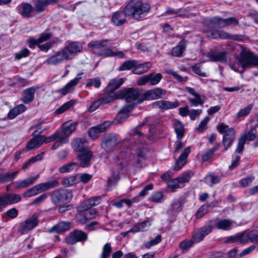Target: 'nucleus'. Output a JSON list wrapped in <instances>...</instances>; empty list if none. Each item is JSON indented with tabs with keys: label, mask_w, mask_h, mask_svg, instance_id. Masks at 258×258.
<instances>
[{
	"label": "nucleus",
	"mask_w": 258,
	"mask_h": 258,
	"mask_svg": "<svg viewBox=\"0 0 258 258\" xmlns=\"http://www.w3.org/2000/svg\"><path fill=\"white\" fill-rule=\"evenodd\" d=\"M145 127L144 123L139 125L136 128L132 130V134L134 136H138L140 137L144 136L143 131Z\"/></svg>",
	"instance_id": "nucleus-62"
},
{
	"label": "nucleus",
	"mask_w": 258,
	"mask_h": 258,
	"mask_svg": "<svg viewBox=\"0 0 258 258\" xmlns=\"http://www.w3.org/2000/svg\"><path fill=\"white\" fill-rule=\"evenodd\" d=\"M80 167V165L75 162H72L60 167L59 171L61 173L70 172L74 169H77Z\"/></svg>",
	"instance_id": "nucleus-47"
},
{
	"label": "nucleus",
	"mask_w": 258,
	"mask_h": 258,
	"mask_svg": "<svg viewBox=\"0 0 258 258\" xmlns=\"http://www.w3.org/2000/svg\"><path fill=\"white\" fill-rule=\"evenodd\" d=\"M119 97L128 102L141 103L145 100V93L140 88H127L119 92Z\"/></svg>",
	"instance_id": "nucleus-3"
},
{
	"label": "nucleus",
	"mask_w": 258,
	"mask_h": 258,
	"mask_svg": "<svg viewBox=\"0 0 258 258\" xmlns=\"http://www.w3.org/2000/svg\"><path fill=\"white\" fill-rule=\"evenodd\" d=\"M227 52L225 51L221 52L210 51L207 54V56L212 61L224 62L226 61Z\"/></svg>",
	"instance_id": "nucleus-24"
},
{
	"label": "nucleus",
	"mask_w": 258,
	"mask_h": 258,
	"mask_svg": "<svg viewBox=\"0 0 258 258\" xmlns=\"http://www.w3.org/2000/svg\"><path fill=\"white\" fill-rule=\"evenodd\" d=\"M77 211L78 214L76 217L77 222L81 224L86 223L88 220L86 218L84 211H80L79 206L78 207Z\"/></svg>",
	"instance_id": "nucleus-55"
},
{
	"label": "nucleus",
	"mask_w": 258,
	"mask_h": 258,
	"mask_svg": "<svg viewBox=\"0 0 258 258\" xmlns=\"http://www.w3.org/2000/svg\"><path fill=\"white\" fill-rule=\"evenodd\" d=\"M211 226L208 225L203 226L200 228L199 230L192 236V240L194 242H199L202 240L203 238L207 235L212 231Z\"/></svg>",
	"instance_id": "nucleus-22"
},
{
	"label": "nucleus",
	"mask_w": 258,
	"mask_h": 258,
	"mask_svg": "<svg viewBox=\"0 0 258 258\" xmlns=\"http://www.w3.org/2000/svg\"><path fill=\"white\" fill-rule=\"evenodd\" d=\"M112 248L111 243L107 242L102 247V250L101 254V258H108L112 252Z\"/></svg>",
	"instance_id": "nucleus-48"
},
{
	"label": "nucleus",
	"mask_w": 258,
	"mask_h": 258,
	"mask_svg": "<svg viewBox=\"0 0 258 258\" xmlns=\"http://www.w3.org/2000/svg\"><path fill=\"white\" fill-rule=\"evenodd\" d=\"M51 202L55 205L67 204L73 198L72 191L69 189H56L50 195Z\"/></svg>",
	"instance_id": "nucleus-6"
},
{
	"label": "nucleus",
	"mask_w": 258,
	"mask_h": 258,
	"mask_svg": "<svg viewBox=\"0 0 258 258\" xmlns=\"http://www.w3.org/2000/svg\"><path fill=\"white\" fill-rule=\"evenodd\" d=\"M179 180L178 177L172 179L167 182V185L172 190L177 188H181L182 186Z\"/></svg>",
	"instance_id": "nucleus-51"
},
{
	"label": "nucleus",
	"mask_w": 258,
	"mask_h": 258,
	"mask_svg": "<svg viewBox=\"0 0 258 258\" xmlns=\"http://www.w3.org/2000/svg\"><path fill=\"white\" fill-rule=\"evenodd\" d=\"M136 202V198H134L132 199V200H121L118 202H117L115 203L113 205L115 207L120 208L123 206V205L124 204L127 205L128 206H130L132 203H135Z\"/></svg>",
	"instance_id": "nucleus-63"
},
{
	"label": "nucleus",
	"mask_w": 258,
	"mask_h": 258,
	"mask_svg": "<svg viewBox=\"0 0 258 258\" xmlns=\"http://www.w3.org/2000/svg\"><path fill=\"white\" fill-rule=\"evenodd\" d=\"M179 105L178 100L170 101L165 100H160L153 102L152 104V107L153 108H158L161 110H169L177 108Z\"/></svg>",
	"instance_id": "nucleus-10"
},
{
	"label": "nucleus",
	"mask_w": 258,
	"mask_h": 258,
	"mask_svg": "<svg viewBox=\"0 0 258 258\" xmlns=\"http://www.w3.org/2000/svg\"><path fill=\"white\" fill-rule=\"evenodd\" d=\"M125 17H127L123 11H118L114 13L112 16V22L116 26H120L126 22Z\"/></svg>",
	"instance_id": "nucleus-31"
},
{
	"label": "nucleus",
	"mask_w": 258,
	"mask_h": 258,
	"mask_svg": "<svg viewBox=\"0 0 258 258\" xmlns=\"http://www.w3.org/2000/svg\"><path fill=\"white\" fill-rule=\"evenodd\" d=\"M205 182L212 186L213 184L218 183L220 180V178L217 176L213 175H208L205 178Z\"/></svg>",
	"instance_id": "nucleus-57"
},
{
	"label": "nucleus",
	"mask_w": 258,
	"mask_h": 258,
	"mask_svg": "<svg viewBox=\"0 0 258 258\" xmlns=\"http://www.w3.org/2000/svg\"><path fill=\"white\" fill-rule=\"evenodd\" d=\"M77 157L80 161V166L83 167H87L90 165L93 154L92 151L87 150L79 153Z\"/></svg>",
	"instance_id": "nucleus-15"
},
{
	"label": "nucleus",
	"mask_w": 258,
	"mask_h": 258,
	"mask_svg": "<svg viewBox=\"0 0 258 258\" xmlns=\"http://www.w3.org/2000/svg\"><path fill=\"white\" fill-rule=\"evenodd\" d=\"M163 194L162 192L158 191L154 193L149 198V200L153 202H159L163 198Z\"/></svg>",
	"instance_id": "nucleus-64"
},
{
	"label": "nucleus",
	"mask_w": 258,
	"mask_h": 258,
	"mask_svg": "<svg viewBox=\"0 0 258 258\" xmlns=\"http://www.w3.org/2000/svg\"><path fill=\"white\" fill-rule=\"evenodd\" d=\"M194 175V173L192 171H189L183 174L180 177H178L182 187L184 186L185 183L189 181L190 179Z\"/></svg>",
	"instance_id": "nucleus-58"
},
{
	"label": "nucleus",
	"mask_w": 258,
	"mask_h": 258,
	"mask_svg": "<svg viewBox=\"0 0 258 258\" xmlns=\"http://www.w3.org/2000/svg\"><path fill=\"white\" fill-rule=\"evenodd\" d=\"M37 3L35 7V10L38 12H42L44 7L51 3H55L56 0H37Z\"/></svg>",
	"instance_id": "nucleus-44"
},
{
	"label": "nucleus",
	"mask_w": 258,
	"mask_h": 258,
	"mask_svg": "<svg viewBox=\"0 0 258 258\" xmlns=\"http://www.w3.org/2000/svg\"><path fill=\"white\" fill-rule=\"evenodd\" d=\"M88 239V235L81 230H76L72 232L65 238L66 242L70 245H73L78 242H84Z\"/></svg>",
	"instance_id": "nucleus-8"
},
{
	"label": "nucleus",
	"mask_w": 258,
	"mask_h": 258,
	"mask_svg": "<svg viewBox=\"0 0 258 258\" xmlns=\"http://www.w3.org/2000/svg\"><path fill=\"white\" fill-rule=\"evenodd\" d=\"M75 103V101L71 100L67 102L64 103L62 106L57 108L55 113L56 114H61L72 106Z\"/></svg>",
	"instance_id": "nucleus-53"
},
{
	"label": "nucleus",
	"mask_w": 258,
	"mask_h": 258,
	"mask_svg": "<svg viewBox=\"0 0 258 258\" xmlns=\"http://www.w3.org/2000/svg\"><path fill=\"white\" fill-rule=\"evenodd\" d=\"M207 36L210 38L217 39H231L233 40L237 39V35H231L227 32L220 30H212L207 31Z\"/></svg>",
	"instance_id": "nucleus-16"
},
{
	"label": "nucleus",
	"mask_w": 258,
	"mask_h": 258,
	"mask_svg": "<svg viewBox=\"0 0 258 258\" xmlns=\"http://www.w3.org/2000/svg\"><path fill=\"white\" fill-rule=\"evenodd\" d=\"M256 127L251 126L248 133L245 134L242 137H244L245 140H247L249 141H253L255 139L257 133Z\"/></svg>",
	"instance_id": "nucleus-52"
},
{
	"label": "nucleus",
	"mask_w": 258,
	"mask_h": 258,
	"mask_svg": "<svg viewBox=\"0 0 258 258\" xmlns=\"http://www.w3.org/2000/svg\"><path fill=\"white\" fill-rule=\"evenodd\" d=\"M38 177L39 175H37L35 176L30 177L25 179L18 181L17 182L16 188L17 189H21L27 187L33 184Z\"/></svg>",
	"instance_id": "nucleus-37"
},
{
	"label": "nucleus",
	"mask_w": 258,
	"mask_h": 258,
	"mask_svg": "<svg viewBox=\"0 0 258 258\" xmlns=\"http://www.w3.org/2000/svg\"><path fill=\"white\" fill-rule=\"evenodd\" d=\"M36 89L35 87H30L25 89L22 95V101L25 104L32 102L34 99V94Z\"/></svg>",
	"instance_id": "nucleus-29"
},
{
	"label": "nucleus",
	"mask_w": 258,
	"mask_h": 258,
	"mask_svg": "<svg viewBox=\"0 0 258 258\" xmlns=\"http://www.w3.org/2000/svg\"><path fill=\"white\" fill-rule=\"evenodd\" d=\"M26 109L27 107L24 104H19L9 111L8 116L10 119H13L19 114L24 112Z\"/></svg>",
	"instance_id": "nucleus-41"
},
{
	"label": "nucleus",
	"mask_w": 258,
	"mask_h": 258,
	"mask_svg": "<svg viewBox=\"0 0 258 258\" xmlns=\"http://www.w3.org/2000/svg\"><path fill=\"white\" fill-rule=\"evenodd\" d=\"M107 39L92 40L88 44V48L94 54L97 55V53L100 52L103 47L107 45Z\"/></svg>",
	"instance_id": "nucleus-13"
},
{
	"label": "nucleus",
	"mask_w": 258,
	"mask_h": 258,
	"mask_svg": "<svg viewBox=\"0 0 258 258\" xmlns=\"http://www.w3.org/2000/svg\"><path fill=\"white\" fill-rule=\"evenodd\" d=\"M123 83L122 79H112L108 83L107 89L109 91L113 92V91L118 89Z\"/></svg>",
	"instance_id": "nucleus-43"
},
{
	"label": "nucleus",
	"mask_w": 258,
	"mask_h": 258,
	"mask_svg": "<svg viewBox=\"0 0 258 258\" xmlns=\"http://www.w3.org/2000/svg\"><path fill=\"white\" fill-rule=\"evenodd\" d=\"M75 103V101L71 100L67 102L64 103L62 106L57 108L55 113L56 114H61L72 106Z\"/></svg>",
	"instance_id": "nucleus-54"
},
{
	"label": "nucleus",
	"mask_w": 258,
	"mask_h": 258,
	"mask_svg": "<svg viewBox=\"0 0 258 258\" xmlns=\"http://www.w3.org/2000/svg\"><path fill=\"white\" fill-rule=\"evenodd\" d=\"M51 36L49 33H43L38 39H30L28 41L29 46L31 48L34 47L36 45H39L44 41L48 40Z\"/></svg>",
	"instance_id": "nucleus-36"
},
{
	"label": "nucleus",
	"mask_w": 258,
	"mask_h": 258,
	"mask_svg": "<svg viewBox=\"0 0 258 258\" xmlns=\"http://www.w3.org/2000/svg\"><path fill=\"white\" fill-rule=\"evenodd\" d=\"M149 135L146 137L148 139L154 141L157 139V129L155 125H151L149 128Z\"/></svg>",
	"instance_id": "nucleus-60"
},
{
	"label": "nucleus",
	"mask_w": 258,
	"mask_h": 258,
	"mask_svg": "<svg viewBox=\"0 0 258 258\" xmlns=\"http://www.w3.org/2000/svg\"><path fill=\"white\" fill-rule=\"evenodd\" d=\"M83 50V45L78 41H73L63 48L49 55L45 62L50 65H57L73 59Z\"/></svg>",
	"instance_id": "nucleus-1"
},
{
	"label": "nucleus",
	"mask_w": 258,
	"mask_h": 258,
	"mask_svg": "<svg viewBox=\"0 0 258 258\" xmlns=\"http://www.w3.org/2000/svg\"><path fill=\"white\" fill-rule=\"evenodd\" d=\"M97 56L104 57L114 56V51L110 48L108 47L105 49H102L100 52L97 53Z\"/></svg>",
	"instance_id": "nucleus-59"
},
{
	"label": "nucleus",
	"mask_w": 258,
	"mask_h": 258,
	"mask_svg": "<svg viewBox=\"0 0 258 258\" xmlns=\"http://www.w3.org/2000/svg\"><path fill=\"white\" fill-rule=\"evenodd\" d=\"M88 143L85 139L76 138L72 142V147L76 152L80 153L87 150Z\"/></svg>",
	"instance_id": "nucleus-19"
},
{
	"label": "nucleus",
	"mask_w": 258,
	"mask_h": 258,
	"mask_svg": "<svg viewBox=\"0 0 258 258\" xmlns=\"http://www.w3.org/2000/svg\"><path fill=\"white\" fill-rule=\"evenodd\" d=\"M53 141H55V142L51 146V149L54 150L59 147L67 143L69 140L65 139L63 137H61V135H59L58 133L55 132L53 134L46 137L45 143H50Z\"/></svg>",
	"instance_id": "nucleus-12"
},
{
	"label": "nucleus",
	"mask_w": 258,
	"mask_h": 258,
	"mask_svg": "<svg viewBox=\"0 0 258 258\" xmlns=\"http://www.w3.org/2000/svg\"><path fill=\"white\" fill-rule=\"evenodd\" d=\"M118 140L116 136L113 135H107L104 136L101 143V146L104 149H109L116 145Z\"/></svg>",
	"instance_id": "nucleus-20"
},
{
	"label": "nucleus",
	"mask_w": 258,
	"mask_h": 258,
	"mask_svg": "<svg viewBox=\"0 0 258 258\" xmlns=\"http://www.w3.org/2000/svg\"><path fill=\"white\" fill-rule=\"evenodd\" d=\"M78 183H79V178L77 175L65 177L62 179L61 182L62 184L65 186H72Z\"/></svg>",
	"instance_id": "nucleus-45"
},
{
	"label": "nucleus",
	"mask_w": 258,
	"mask_h": 258,
	"mask_svg": "<svg viewBox=\"0 0 258 258\" xmlns=\"http://www.w3.org/2000/svg\"><path fill=\"white\" fill-rule=\"evenodd\" d=\"M175 132L177 139L181 140L184 136L185 128L182 122L179 120H175L173 123Z\"/></svg>",
	"instance_id": "nucleus-38"
},
{
	"label": "nucleus",
	"mask_w": 258,
	"mask_h": 258,
	"mask_svg": "<svg viewBox=\"0 0 258 258\" xmlns=\"http://www.w3.org/2000/svg\"><path fill=\"white\" fill-rule=\"evenodd\" d=\"M110 124L109 121H105L101 124L90 128L88 131L89 136L92 139L95 140L101 133L105 132Z\"/></svg>",
	"instance_id": "nucleus-11"
},
{
	"label": "nucleus",
	"mask_w": 258,
	"mask_h": 258,
	"mask_svg": "<svg viewBox=\"0 0 258 258\" xmlns=\"http://www.w3.org/2000/svg\"><path fill=\"white\" fill-rule=\"evenodd\" d=\"M83 73H79L77 76L68 83L63 88L56 91V92L60 94L61 96H63L68 93L74 91L75 87L82 79Z\"/></svg>",
	"instance_id": "nucleus-9"
},
{
	"label": "nucleus",
	"mask_w": 258,
	"mask_h": 258,
	"mask_svg": "<svg viewBox=\"0 0 258 258\" xmlns=\"http://www.w3.org/2000/svg\"><path fill=\"white\" fill-rule=\"evenodd\" d=\"M190 147H187L182 152L178 158L176 160L173 169L175 171L180 170L186 163L187 156L190 152Z\"/></svg>",
	"instance_id": "nucleus-17"
},
{
	"label": "nucleus",
	"mask_w": 258,
	"mask_h": 258,
	"mask_svg": "<svg viewBox=\"0 0 258 258\" xmlns=\"http://www.w3.org/2000/svg\"><path fill=\"white\" fill-rule=\"evenodd\" d=\"M210 26L209 27L211 29L223 28L227 26L225 19L220 17H214L210 20Z\"/></svg>",
	"instance_id": "nucleus-39"
},
{
	"label": "nucleus",
	"mask_w": 258,
	"mask_h": 258,
	"mask_svg": "<svg viewBox=\"0 0 258 258\" xmlns=\"http://www.w3.org/2000/svg\"><path fill=\"white\" fill-rule=\"evenodd\" d=\"M237 238L240 239V243H245L248 241L258 243V235L254 231H251L246 234H240Z\"/></svg>",
	"instance_id": "nucleus-25"
},
{
	"label": "nucleus",
	"mask_w": 258,
	"mask_h": 258,
	"mask_svg": "<svg viewBox=\"0 0 258 258\" xmlns=\"http://www.w3.org/2000/svg\"><path fill=\"white\" fill-rule=\"evenodd\" d=\"M217 131L221 134H223L222 143L224 147L223 151H225L231 147L235 140V130L232 127L221 123L217 126Z\"/></svg>",
	"instance_id": "nucleus-5"
},
{
	"label": "nucleus",
	"mask_w": 258,
	"mask_h": 258,
	"mask_svg": "<svg viewBox=\"0 0 258 258\" xmlns=\"http://www.w3.org/2000/svg\"><path fill=\"white\" fill-rule=\"evenodd\" d=\"M137 65V61L135 60L131 59L124 61L120 67V70H128Z\"/></svg>",
	"instance_id": "nucleus-56"
},
{
	"label": "nucleus",
	"mask_w": 258,
	"mask_h": 258,
	"mask_svg": "<svg viewBox=\"0 0 258 258\" xmlns=\"http://www.w3.org/2000/svg\"><path fill=\"white\" fill-rule=\"evenodd\" d=\"M210 120V117H206L203 120H202L199 123L198 127L196 128L197 132L202 133L207 128V123Z\"/></svg>",
	"instance_id": "nucleus-61"
},
{
	"label": "nucleus",
	"mask_w": 258,
	"mask_h": 258,
	"mask_svg": "<svg viewBox=\"0 0 258 258\" xmlns=\"http://www.w3.org/2000/svg\"><path fill=\"white\" fill-rule=\"evenodd\" d=\"M182 209V203L179 200L174 201L170 207L167 211V213L170 216H174L180 212Z\"/></svg>",
	"instance_id": "nucleus-40"
},
{
	"label": "nucleus",
	"mask_w": 258,
	"mask_h": 258,
	"mask_svg": "<svg viewBox=\"0 0 258 258\" xmlns=\"http://www.w3.org/2000/svg\"><path fill=\"white\" fill-rule=\"evenodd\" d=\"M45 140H46V137L43 135L36 136L29 141L26 148L28 150H33L38 148L43 143H45Z\"/></svg>",
	"instance_id": "nucleus-23"
},
{
	"label": "nucleus",
	"mask_w": 258,
	"mask_h": 258,
	"mask_svg": "<svg viewBox=\"0 0 258 258\" xmlns=\"http://www.w3.org/2000/svg\"><path fill=\"white\" fill-rule=\"evenodd\" d=\"M5 206L8 205L16 204L20 202L21 198L18 194H6L0 197Z\"/></svg>",
	"instance_id": "nucleus-28"
},
{
	"label": "nucleus",
	"mask_w": 258,
	"mask_h": 258,
	"mask_svg": "<svg viewBox=\"0 0 258 258\" xmlns=\"http://www.w3.org/2000/svg\"><path fill=\"white\" fill-rule=\"evenodd\" d=\"M187 44V41L185 39L181 40L178 44L172 48L171 54L175 57H180L185 50Z\"/></svg>",
	"instance_id": "nucleus-33"
},
{
	"label": "nucleus",
	"mask_w": 258,
	"mask_h": 258,
	"mask_svg": "<svg viewBox=\"0 0 258 258\" xmlns=\"http://www.w3.org/2000/svg\"><path fill=\"white\" fill-rule=\"evenodd\" d=\"M127 17L139 20L144 15V4L140 0H130L124 8Z\"/></svg>",
	"instance_id": "nucleus-2"
},
{
	"label": "nucleus",
	"mask_w": 258,
	"mask_h": 258,
	"mask_svg": "<svg viewBox=\"0 0 258 258\" xmlns=\"http://www.w3.org/2000/svg\"><path fill=\"white\" fill-rule=\"evenodd\" d=\"M185 90L189 94L195 96L194 98H189L188 99L191 106H197L199 105H203L204 102L202 100L200 95L198 94L194 88L186 87Z\"/></svg>",
	"instance_id": "nucleus-21"
},
{
	"label": "nucleus",
	"mask_w": 258,
	"mask_h": 258,
	"mask_svg": "<svg viewBox=\"0 0 258 258\" xmlns=\"http://www.w3.org/2000/svg\"><path fill=\"white\" fill-rule=\"evenodd\" d=\"M234 221L229 219H221L215 223V227L223 230H229L231 229Z\"/></svg>",
	"instance_id": "nucleus-32"
},
{
	"label": "nucleus",
	"mask_w": 258,
	"mask_h": 258,
	"mask_svg": "<svg viewBox=\"0 0 258 258\" xmlns=\"http://www.w3.org/2000/svg\"><path fill=\"white\" fill-rule=\"evenodd\" d=\"M119 92L116 94L114 92H111L104 95V96L100 98V99L102 104L109 103L116 99H119Z\"/></svg>",
	"instance_id": "nucleus-42"
},
{
	"label": "nucleus",
	"mask_w": 258,
	"mask_h": 258,
	"mask_svg": "<svg viewBox=\"0 0 258 258\" xmlns=\"http://www.w3.org/2000/svg\"><path fill=\"white\" fill-rule=\"evenodd\" d=\"M100 199V198L98 197H93L91 198L79 206L80 211H84L97 205L99 203Z\"/></svg>",
	"instance_id": "nucleus-30"
},
{
	"label": "nucleus",
	"mask_w": 258,
	"mask_h": 258,
	"mask_svg": "<svg viewBox=\"0 0 258 258\" xmlns=\"http://www.w3.org/2000/svg\"><path fill=\"white\" fill-rule=\"evenodd\" d=\"M166 94V91L160 88H156L146 91V99L156 100L161 99Z\"/></svg>",
	"instance_id": "nucleus-18"
},
{
	"label": "nucleus",
	"mask_w": 258,
	"mask_h": 258,
	"mask_svg": "<svg viewBox=\"0 0 258 258\" xmlns=\"http://www.w3.org/2000/svg\"><path fill=\"white\" fill-rule=\"evenodd\" d=\"M38 223L37 216L34 214L19 224L18 231L22 234H26L33 229Z\"/></svg>",
	"instance_id": "nucleus-7"
},
{
	"label": "nucleus",
	"mask_w": 258,
	"mask_h": 258,
	"mask_svg": "<svg viewBox=\"0 0 258 258\" xmlns=\"http://www.w3.org/2000/svg\"><path fill=\"white\" fill-rule=\"evenodd\" d=\"M165 72L166 74L172 75L175 79H176L178 82L180 83H185L188 80V78L187 77H182L181 76L176 73L175 72H174L171 70H165Z\"/></svg>",
	"instance_id": "nucleus-49"
},
{
	"label": "nucleus",
	"mask_w": 258,
	"mask_h": 258,
	"mask_svg": "<svg viewBox=\"0 0 258 258\" xmlns=\"http://www.w3.org/2000/svg\"><path fill=\"white\" fill-rule=\"evenodd\" d=\"M19 171H15L12 173H8L0 176V183H4L10 181L15 178Z\"/></svg>",
	"instance_id": "nucleus-46"
},
{
	"label": "nucleus",
	"mask_w": 258,
	"mask_h": 258,
	"mask_svg": "<svg viewBox=\"0 0 258 258\" xmlns=\"http://www.w3.org/2000/svg\"><path fill=\"white\" fill-rule=\"evenodd\" d=\"M237 59L243 69L242 73L246 68L258 66V56L247 49H242Z\"/></svg>",
	"instance_id": "nucleus-4"
},
{
	"label": "nucleus",
	"mask_w": 258,
	"mask_h": 258,
	"mask_svg": "<svg viewBox=\"0 0 258 258\" xmlns=\"http://www.w3.org/2000/svg\"><path fill=\"white\" fill-rule=\"evenodd\" d=\"M71 227V223L69 222L62 221L53 226L48 230L49 233L56 232L57 233L63 232L69 230Z\"/></svg>",
	"instance_id": "nucleus-27"
},
{
	"label": "nucleus",
	"mask_w": 258,
	"mask_h": 258,
	"mask_svg": "<svg viewBox=\"0 0 258 258\" xmlns=\"http://www.w3.org/2000/svg\"><path fill=\"white\" fill-rule=\"evenodd\" d=\"M161 73H151L146 75V83L152 86L157 85L162 79Z\"/></svg>",
	"instance_id": "nucleus-34"
},
{
	"label": "nucleus",
	"mask_w": 258,
	"mask_h": 258,
	"mask_svg": "<svg viewBox=\"0 0 258 258\" xmlns=\"http://www.w3.org/2000/svg\"><path fill=\"white\" fill-rule=\"evenodd\" d=\"M18 12L23 17H30L33 10L32 6L28 3H22L17 7Z\"/></svg>",
	"instance_id": "nucleus-26"
},
{
	"label": "nucleus",
	"mask_w": 258,
	"mask_h": 258,
	"mask_svg": "<svg viewBox=\"0 0 258 258\" xmlns=\"http://www.w3.org/2000/svg\"><path fill=\"white\" fill-rule=\"evenodd\" d=\"M77 124V123L75 122H66L63 124L61 131H57L55 132L65 139L69 140L68 136L75 130Z\"/></svg>",
	"instance_id": "nucleus-14"
},
{
	"label": "nucleus",
	"mask_w": 258,
	"mask_h": 258,
	"mask_svg": "<svg viewBox=\"0 0 258 258\" xmlns=\"http://www.w3.org/2000/svg\"><path fill=\"white\" fill-rule=\"evenodd\" d=\"M101 85V80L99 77H95L94 78L88 79L87 80L86 86L90 88L94 86L96 88H98Z\"/></svg>",
	"instance_id": "nucleus-50"
},
{
	"label": "nucleus",
	"mask_w": 258,
	"mask_h": 258,
	"mask_svg": "<svg viewBox=\"0 0 258 258\" xmlns=\"http://www.w3.org/2000/svg\"><path fill=\"white\" fill-rule=\"evenodd\" d=\"M58 184L57 180L48 181L45 183H42L35 185L37 191L39 193L47 190L50 188H52L57 186Z\"/></svg>",
	"instance_id": "nucleus-35"
}]
</instances>
